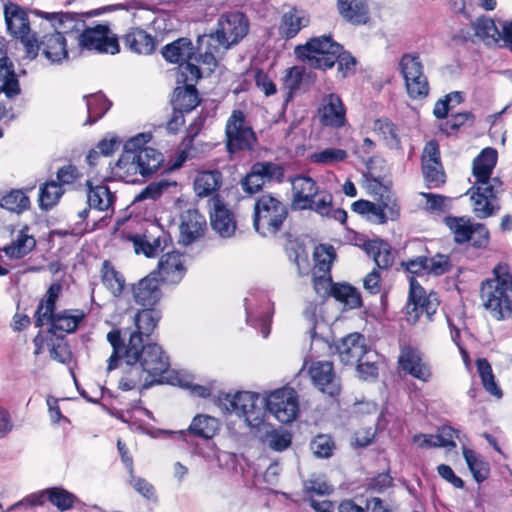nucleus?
I'll use <instances>...</instances> for the list:
<instances>
[{
    "mask_svg": "<svg viewBox=\"0 0 512 512\" xmlns=\"http://www.w3.org/2000/svg\"><path fill=\"white\" fill-rule=\"evenodd\" d=\"M107 341L112 346V354L108 359L107 371L111 372L120 366L123 358L138 362L148 375L140 386V392L155 385L175 384L172 377L164 374L169 371L170 361L162 346L152 340H145L139 331H133L125 343L120 329H112L107 334Z\"/></svg>",
    "mask_w": 512,
    "mask_h": 512,
    "instance_id": "obj_1",
    "label": "nucleus"
},
{
    "mask_svg": "<svg viewBox=\"0 0 512 512\" xmlns=\"http://www.w3.org/2000/svg\"><path fill=\"white\" fill-rule=\"evenodd\" d=\"M151 132H141L129 138L123 144L119 159L109 164L110 175L104 181H122L129 184H140L136 178L140 174L144 179L156 173L164 162L163 154L146 144L152 140Z\"/></svg>",
    "mask_w": 512,
    "mask_h": 512,
    "instance_id": "obj_2",
    "label": "nucleus"
},
{
    "mask_svg": "<svg viewBox=\"0 0 512 512\" xmlns=\"http://www.w3.org/2000/svg\"><path fill=\"white\" fill-rule=\"evenodd\" d=\"M494 278H488L481 284L480 296L484 307L491 310L497 321L512 316V300L507 292L512 291V273L507 263H498L493 268Z\"/></svg>",
    "mask_w": 512,
    "mask_h": 512,
    "instance_id": "obj_3",
    "label": "nucleus"
},
{
    "mask_svg": "<svg viewBox=\"0 0 512 512\" xmlns=\"http://www.w3.org/2000/svg\"><path fill=\"white\" fill-rule=\"evenodd\" d=\"M289 208L279 198L267 192L257 198L253 207V227L262 237L276 235L288 218Z\"/></svg>",
    "mask_w": 512,
    "mask_h": 512,
    "instance_id": "obj_4",
    "label": "nucleus"
},
{
    "mask_svg": "<svg viewBox=\"0 0 512 512\" xmlns=\"http://www.w3.org/2000/svg\"><path fill=\"white\" fill-rule=\"evenodd\" d=\"M185 75L177 77V86L173 89L169 103L172 114L166 123V130L170 134H177L185 124V116L196 109L201 103L199 91L195 84L188 83Z\"/></svg>",
    "mask_w": 512,
    "mask_h": 512,
    "instance_id": "obj_5",
    "label": "nucleus"
},
{
    "mask_svg": "<svg viewBox=\"0 0 512 512\" xmlns=\"http://www.w3.org/2000/svg\"><path fill=\"white\" fill-rule=\"evenodd\" d=\"M340 49L342 45L329 34L310 38L305 44L297 45L294 52L310 68L326 71L336 64Z\"/></svg>",
    "mask_w": 512,
    "mask_h": 512,
    "instance_id": "obj_6",
    "label": "nucleus"
},
{
    "mask_svg": "<svg viewBox=\"0 0 512 512\" xmlns=\"http://www.w3.org/2000/svg\"><path fill=\"white\" fill-rule=\"evenodd\" d=\"M262 397L260 393L252 391H237L233 395L220 391L215 396L214 402L218 406H224L227 412H234L239 417H244L251 427H256L265 417L261 404Z\"/></svg>",
    "mask_w": 512,
    "mask_h": 512,
    "instance_id": "obj_7",
    "label": "nucleus"
},
{
    "mask_svg": "<svg viewBox=\"0 0 512 512\" xmlns=\"http://www.w3.org/2000/svg\"><path fill=\"white\" fill-rule=\"evenodd\" d=\"M250 22L247 15L241 11H229L223 13L217 22V28L208 36L214 39L219 45L229 48L238 44L249 32ZM206 34L199 35L197 38V49Z\"/></svg>",
    "mask_w": 512,
    "mask_h": 512,
    "instance_id": "obj_8",
    "label": "nucleus"
},
{
    "mask_svg": "<svg viewBox=\"0 0 512 512\" xmlns=\"http://www.w3.org/2000/svg\"><path fill=\"white\" fill-rule=\"evenodd\" d=\"M261 404L265 414L269 412L282 424L293 422L299 413L298 394L293 388L287 386L272 391L268 396H263Z\"/></svg>",
    "mask_w": 512,
    "mask_h": 512,
    "instance_id": "obj_9",
    "label": "nucleus"
},
{
    "mask_svg": "<svg viewBox=\"0 0 512 512\" xmlns=\"http://www.w3.org/2000/svg\"><path fill=\"white\" fill-rule=\"evenodd\" d=\"M285 169L282 165L272 161H256L244 175L239 184L247 196H253L263 191L266 183L284 180Z\"/></svg>",
    "mask_w": 512,
    "mask_h": 512,
    "instance_id": "obj_10",
    "label": "nucleus"
},
{
    "mask_svg": "<svg viewBox=\"0 0 512 512\" xmlns=\"http://www.w3.org/2000/svg\"><path fill=\"white\" fill-rule=\"evenodd\" d=\"M226 151L236 154L239 151H253L257 143V136L251 126H245V114L241 110H233L227 120Z\"/></svg>",
    "mask_w": 512,
    "mask_h": 512,
    "instance_id": "obj_11",
    "label": "nucleus"
},
{
    "mask_svg": "<svg viewBox=\"0 0 512 512\" xmlns=\"http://www.w3.org/2000/svg\"><path fill=\"white\" fill-rule=\"evenodd\" d=\"M110 33L108 22L96 24L94 27L85 25L77 35L78 45L81 50L94 51L99 54H118L120 52L118 37L110 36Z\"/></svg>",
    "mask_w": 512,
    "mask_h": 512,
    "instance_id": "obj_12",
    "label": "nucleus"
},
{
    "mask_svg": "<svg viewBox=\"0 0 512 512\" xmlns=\"http://www.w3.org/2000/svg\"><path fill=\"white\" fill-rule=\"evenodd\" d=\"M246 322L254 328H260L264 338L270 334V323L273 314V303L262 291L251 293L244 299Z\"/></svg>",
    "mask_w": 512,
    "mask_h": 512,
    "instance_id": "obj_13",
    "label": "nucleus"
},
{
    "mask_svg": "<svg viewBox=\"0 0 512 512\" xmlns=\"http://www.w3.org/2000/svg\"><path fill=\"white\" fill-rule=\"evenodd\" d=\"M439 306L435 294H426L425 289L413 276L409 278V294L406 305V313L412 315L415 313L414 318L417 321L423 313H426L429 320L436 313Z\"/></svg>",
    "mask_w": 512,
    "mask_h": 512,
    "instance_id": "obj_14",
    "label": "nucleus"
},
{
    "mask_svg": "<svg viewBox=\"0 0 512 512\" xmlns=\"http://www.w3.org/2000/svg\"><path fill=\"white\" fill-rule=\"evenodd\" d=\"M365 336L359 332H353L339 341L327 343L332 352L339 355L340 361L344 365H353L361 361L367 353Z\"/></svg>",
    "mask_w": 512,
    "mask_h": 512,
    "instance_id": "obj_15",
    "label": "nucleus"
},
{
    "mask_svg": "<svg viewBox=\"0 0 512 512\" xmlns=\"http://www.w3.org/2000/svg\"><path fill=\"white\" fill-rule=\"evenodd\" d=\"M163 278L156 272L151 271L148 275L132 285L134 301L142 307L156 306L162 296L160 282Z\"/></svg>",
    "mask_w": 512,
    "mask_h": 512,
    "instance_id": "obj_16",
    "label": "nucleus"
},
{
    "mask_svg": "<svg viewBox=\"0 0 512 512\" xmlns=\"http://www.w3.org/2000/svg\"><path fill=\"white\" fill-rule=\"evenodd\" d=\"M220 421L207 414H197L185 430L178 431V438L188 442V437L211 440L220 430Z\"/></svg>",
    "mask_w": 512,
    "mask_h": 512,
    "instance_id": "obj_17",
    "label": "nucleus"
},
{
    "mask_svg": "<svg viewBox=\"0 0 512 512\" xmlns=\"http://www.w3.org/2000/svg\"><path fill=\"white\" fill-rule=\"evenodd\" d=\"M206 227V219L198 209L186 210L181 214L179 243L184 246L192 244L196 239L204 235Z\"/></svg>",
    "mask_w": 512,
    "mask_h": 512,
    "instance_id": "obj_18",
    "label": "nucleus"
},
{
    "mask_svg": "<svg viewBox=\"0 0 512 512\" xmlns=\"http://www.w3.org/2000/svg\"><path fill=\"white\" fill-rule=\"evenodd\" d=\"M86 314L79 309H64L52 315L47 333L55 336L59 340L65 339V335L57 334V331L65 333H74Z\"/></svg>",
    "mask_w": 512,
    "mask_h": 512,
    "instance_id": "obj_19",
    "label": "nucleus"
},
{
    "mask_svg": "<svg viewBox=\"0 0 512 512\" xmlns=\"http://www.w3.org/2000/svg\"><path fill=\"white\" fill-rule=\"evenodd\" d=\"M309 374L315 386H317L322 393L332 398H336L340 395L341 387L334 381L335 373L331 362L313 363L309 369Z\"/></svg>",
    "mask_w": 512,
    "mask_h": 512,
    "instance_id": "obj_20",
    "label": "nucleus"
},
{
    "mask_svg": "<svg viewBox=\"0 0 512 512\" xmlns=\"http://www.w3.org/2000/svg\"><path fill=\"white\" fill-rule=\"evenodd\" d=\"M214 213L211 214L210 223L221 237L229 238L234 235L236 222L233 213L226 207L219 194L212 197Z\"/></svg>",
    "mask_w": 512,
    "mask_h": 512,
    "instance_id": "obj_21",
    "label": "nucleus"
},
{
    "mask_svg": "<svg viewBox=\"0 0 512 512\" xmlns=\"http://www.w3.org/2000/svg\"><path fill=\"white\" fill-rule=\"evenodd\" d=\"M41 53L50 62V64H62L68 59L69 51L67 41L63 33L54 30L53 33H47L41 38Z\"/></svg>",
    "mask_w": 512,
    "mask_h": 512,
    "instance_id": "obj_22",
    "label": "nucleus"
},
{
    "mask_svg": "<svg viewBox=\"0 0 512 512\" xmlns=\"http://www.w3.org/2000/svg\"><path fill=\"white\" fill-rule=\"evenodd\" d=\"M319 112L321 122L325 126L340 128L346 123V109L341 97L336 93H330L323 99Z\"/></svg>",
    "mask_w": 512,
    "mask_h": 512,
    "instance_id": "obj_23",
    "label": "nucleus"
},
{
    "mask_svg": "<svg viewBox=\"0 0 512 512\" xmlns=\"http://www.w3.org/2000/svg\"><path fill=\"white\" fill-rule=\"evenodd\" d=\"M122 40L130 51L144 55L152 54L157 44L156 38L140 27L129 28Z\"/></svg>",
    "mask_w": 512,
    "mask_h": 512,
    "instance_id": "obj_24",
    "label": "nucleus"
},
{
    "mask_svg": "<svg viewBox=\"0 0 512 512\" xmlns=\"http://www.w3.org/2000/svg\"><path fill=\"white\" fill-rule=\"evenodd\" d=\"M421 361L422 359L418 349L406 346L399 357L398 363L402 369L412 377L422 381H428L431 377L430 368L426 364L421 363Z\"/></svg>",
    "mask_w": 512,
    "mask_h": 512,
    "instance_id": "obj_25",
    "label": "nucleus"
},
{
    "mask_svg": "<svg viewBox=\"0 0 512 512\" xmlns=\"http://www.w3.org/2000/svg\"><path fill=\"white\" fill-rule=\"evenodd\" d=\"M498 152L495 148L486 147L473 159L472 175L476 184H488L492 171L497 164Z\"/></svg>",
    "mask_w": 512,
    "mask_h": 512,
    "instance_id": "obj_26",
    "label": "nucleus"
},
{
    "mask_svg": "<svg viewBox=\"0 0 512 512\" xmlns=\"http://www.w3.org/2000/svg\"><path fill=\"white\" fill-rule=\"evenodd\" d=\"M195 47L187 37H180L161 49L162 57L171 64H183L195 56Z\"/></svg>",
    "mask_w": 512,
    "mask_h": 512,
    "instance_id": "obj_27",
    "label": "nucleus"
},
{
    "mask_svg": "<svg viewBox=\"0 0 512 512\" xmlns=\"http://www.w3.org/2000/svg\"><path fill=\"white\" fill-rule=\"evenodd\" d=\"M4 17L10 35L31 32L28 14L20 5L13 2L6 3L4 5Z\"/></svg>",
    "mask_w": 512,
    "mask_h": 512,
    "instance_id": "obj_28",
    "label": "nucleus"
},
{
    "mask_svg": "<svg viewBox=\"0 0 512 512\" xmlns=\"http://www.w3.org/2000/svg\"><path fill=\"white\" fill-rule=\"evenodd\" d=\"M340 15L353 25H365L369 21V8L365 0H337Z\"/></svg>",
    "mask_w": 512,
    "mask_h": 512,
    "instance_id": "obj_29",
    "label": "nucleus"
},
{
    "mask_svg": "<svg viewBox=\"0 0 512 512\" xmlns=\"http://www.w3.org/2000/svg\"><path fill=\"white\" fill-rule=\"evenodd\" d=\"M162 318V312L155 306L143 307L134 316V324L140 336L145 340H152L151 336Z\"/></svg>",
    "mask_w": 512,
    "mask_h": 512,
    "instance_id": "obj_30",
    "label": "nucleus"
},
{
    "mask_svg": "<svg viewBox=\"0 0 512 512\" xmlns=\"http://www.w3.org/2000/svg\"><path fill=\"white\" fill-rule=\"evenodd\" d=\"M87 107V119L84 125H93L111 109L112 101L107 98L103 91L83 96Z\"/></svg>",
    "mask_w": 512,
    "mask_h": 512,
    "instance_id": "obj_31",
    "label": "nucleus"
},
{
    "mask_svg": "<svg viewBox=\"0 0 512 512\" xmlns=\"http://www.w3.org/2000/svg\"><path fill=\"white\" fill-rule=\"evenodd\" d=\"M444 223L453 233L456 244L462 245L473 239L474 223L470 217L448 215L444 217Z\"/></svg>",
    "mask_w": 512,
    "mask_h": 512,
    "instance_id": "obj_32",
    "label": "nucleus"
},
{
    "mask_svg": "<svg viewBox=\"0 0 512 512\" xmlns=\"http://www.w3.org/2000/svg\"><path fill=\"white\" fill-rule=\"evenodd\" d=\"M327 295L333 297L336 301L343 303L349 309L360 308L363 305L360 292L353 285L343 283H333L327 292Z\"/></svg>",
    "mask_w": 512,
    "mask_h": 512,
    "instance_id": "obj_33",
    "label": "nucleus"
},
{
    "mask_svg": "<svg viewBox=\"0 0 512 512\" xmlns=\"http://www.w3.org/2000/svg\"><path fill=\"white\" fill-rule=\"evenodd\" d=\"M222 182L223 175L218 169L202 171L194 180V190L198 197H208L220 189Z\"/></svg>",
    "mask_w": 512,
    "mask_h": 512,
    "instance_id": "obj_34",
    "label": "nucleus"
},
{
    "mask_svg": "<svg viewBox=\"0 0 512 512\" xmlns=\"http://www.w3.org/2000/svg\"><path fill=\"white\" fill-rule=\"evenodd\" d=\"M121 139L115 133H107L96 145L89 150L86 156V162L90 167H95L100 156H111L117 151L121 144Z\"/></svg>",
    "mask_w": 512,
    "mask_h": 512,
    "instance_id": "obj_35",
    "label": "nucleus"
},
{
    "mask_svg": "<svg viewBox=\"0 0 512 512\" xmlns=\"http://www.w3.org/2000/svg\"><path fill=\"white\" fill-rule=\"evenodd\" d=\"M64 189L59 187L55 180H48L39 187L38 205L42 211L53 209L64 194Z\"/></svg>",
    "mask_w": 512,
    "mask_h": 512,
    "instance_id": "obj_36",
    "label": "nucleus"
},
{
    "mask_svg": "<svg viewBox=\"0 0 512 512\" xmlns=\"http://www.w3.org/2000/svg\"><path fill=\"white\" fill-rule=\"evenodd\" d=\"M463 456L474 480L478 484L484 482L490 475L489 462L469 448L463 449Z\"/></svg>",
    "mask_w": 512,
    "mask_h": 512,
    "instance_id": "obj_37",
    "label": "nucleus"
},
{
    "mask_svg": "<svg viewBox=\"0 0 512 512\" xmlns=\"http://www.w3.org/2000/svg\"><path fill=\"white\" fill-rule=\"evenodd\" d=\"M122 361L125 364V368L123 370L124 376L119 380L118 389L121 391H130L135 389L141 383L146 371L142 370V367L138 362L132 363V359L123 358Z\"/></svg>",
    "mask_w": 512,
    "mask_h": 512,
    "instance_id": "obj_38",
    "label": "nucleus"
},
{
    "mask_svg": "<svg viewBox=\"0 0 512 512\" xmlns=\"http://www.w3.org/2000/svg\"><path fill=\"white\" fill-rule=\"evenodd\" d=\"M182 256L183 254L177 250H173L171 252L163 254L159 259L157 268L154 269L153 271L156 272L159 276H161L162 274L168 276L172 273L177 272L179 274L180 281L186 272V268L183 262L181 261Z\"/></svg>",
    "mask_w": 512,
    "mask_h": 512,
    "instance_id": "obj_39",
    "label": "nucleus"
},
{
    "mask_svg": "<svg viewBox=\"0 0 512 512\" xmlns=\"http://www.w3.org/2000/svg\"><path fill=\"white\" fill-rule=\"evenodd\" d=\"M102 283L111 293L118 297L122 294L125 287L124 276L117 271L109 260H105L101 269Z\"/></svg>",
    "mask_w": 512,
    "mask_h": 512,
    "instance_id": "obj_40",
    "label": "nucleus"
},
{
    "mask_svg": "<svg viewBox=\"0 0 512 512\" xmlns=\"http://www.w3.org/2000/svg\"><path fill=\"white\" fill-rule=\"evenodd\" d=\"M36 247L34 236L17 235L16 240L3 247L2 251L11 259H22Z\"/></svg>",
    "mask_w": 512,
    "mask_h": 512,
    "instance_id": "obj_41",
    "label": "nucleus"
},
{
    "mask_svg": "<svg viewBox=\"0 0 512 512\" xmlns=\"http://www.w3.org/2000/svg\"><path fill=\"white\" fill-rule=\"evenodd\" d=\"M48 502L55 506L59 511L64 512L72 509L77 500V496L63 488L62 486H53L46 488Z\"/></svg>",
    "mask_w": 512,
    "mask_h": 512,
    "instance_id": "obj_42",
    "label": "nucleus"
},
{
    "mask_svg": "<svg viewBox=\"0 0 512 512\" xmlns=\"http://www.w3.org/2000/svg\"><path fill=\"white\" fill-rule=\"evenodd\" d=\"M29 197L20 189H12L0 199V207L21 214L30 208Z\"/></svg>",
    "mask_w": 512,
    "mask_h": 512,
    "instance_id": "obj_43",
    "label": "nucleus"
},
{
    "mask_svg": "<svg viewBox=\"0 0 512 512\" xmlns=\"http://www.w3.org/2000/svg\"><path fill=\"white\" fill-rule=\"evenodd\" d=\"M476 367L485 390L491 395L501 398L503 392L495 380L489 361L486 358H478L476 360Z\"/></svg>",
    "mask_w": 512,
    "mask_h": 512,
    "instance_id": "obj_44",
    "label": "nucleus"
},
{
    "mask_svg": "<svg viewBox=\"0 0 512 512\" xmlns=\"http://www.w3.org/2000/svg\"><path fill=\"white\" fill-rule=\"evenodd\" d=\"M371 255L377 269H388L394 263L392 247L387 240L376 238V244Z\"/></svg>",
    "mask_w": 512,
    "mask_h": 512,
    "instance_id": "obj_45",
    "label": "nucleus"
},
{
    "mask_svg": "<svg viewBox=\"0 0 512 512\" xmlns=\"http://www.w3.org/2000/svg\"><path fill=\"white\" fill-rule=\"evenodd\" d=\"M399 69L404 81H408V78H419L424 75L423 64L420 60L419 54L417 53H405L399 61Z\"/></svg>",
    "mask_w": 512,
    "mask_h": 512,
    "instance_id": "obj_46",
    "label": "nucleus"
},
{
    "mask_svg": "<svg viewBox=\"0 0 512 512\" xmlns=\"http://www.w3.org/2000/svg\"><path fill=\"white\" fill-rule=\"evenodd\" d=\"M471 23L475 30L474 36L482 40L491 38L494 42L499 40L500 33L492 18L481 15L475 22L471 21Z\"/></svg>",
    "mask_w": 512,
    "mask_h": 512,
    "instance_id": "obj_47",
    "label": "nucleus"
},
{
    "mask_svg": "<svg viewBox=\"0 0 512 512\" xmlns=\"http://www.w3.org/2000/svg\"><path fill=\"white\" fill-rule=\"evenodd\" d=\"M310 449L317 458L328 459L333 455L335 442L328 434H318L311 440Z\"/></svg>",
    "mask_w": 512,
    "mask_h": 512,
    "instance_id": "obj_48",
    "label": "nucleus"
},
{
    "mask_svg": "<svg viewBox=\"0 0 512 512\" xmlns=\"http://www.w3.org/2000/svg\"><path fill=\"white\" fill-rule=\"evenodd\" d=\"M313 256L319 270L330 275L331 264L336 258L334 247L329 244H321L315 248Z\"/></svg>",
    "mask_w": 512,
    "mask_h": 512,
    "instance_id": "obj_49",
    "label": "nucleus"
},
{
    "mask_svg": "<svg viewBox=\"0 0 512 512\" xmlns=\"http://www.w3.org/2000/svg\"><path fill=\"white\" fill-rule=\"evenodd\" d=\"M421 169L424 180L426 182V186L429 189L439 188L445 184L446 174L443 169V165L440 167L435 164L432 165L429 163H422Z\"/></svg>",
    "mask_w": 512,
    "mask_h": 512,
    "instance_id": "obj_50",
    "label": "nucleus"
},
{
    "mask_svg": "<svg viewBox=\"0 0 512 512\" xmlns=\"http://www.w3.org/2000/svg\"><path fill=\"white\" fill-rule=\"evenodd\" d=\"M13 38L20 40L25 48L26 57L30 60H34L41 51V40L38 39L37 32L32 31L30 33H15L11 35Z\"/></svg>",
    "mask_w": 512,
    "mask_h": 512,
    "instance_id": "obj_51",
    "label": "nucleus"
},
{
    "mask_svg": "<svg viewBox=\"0 0 512 512\" xmlns=\"http://www.w3.org/2000/svg\"><path fill=\"white\" fill-rule=\"evenodd\" d=\"M285 253L288 259L301 269L302 263H308V255L306 253V246L303 241L299 239L289 240L285 246Z\"/></svg>",
    "mask_w": 512,
    "mask_h": 512,
    "instance_id": "obj_52",
    "label": "nucleus"
},
{
    "mask_svg": "<svg viewBox=\"0 0 512 512\" xmlns=\"http://www.w3.org/2000/svg\"><path fill=\"white\" fill-rule=\"evenodd\" d=\"M305 79V67L303 66H293L286 70V74L284 76V82L286 86L289 88V92L287 93L285 102L288 103L295 91L300 88L301 83Z\"/></svg>",
    "mask_w": 512,
    "mask_h": 512,
    "instance_id": "obj_53",
    "label": "nucleus"
},
{
    "mask_svg": "<svg viewBox=\"0 0 512 512\" xmlns=\"http://www.w3.org/2000/svg\"><path fill=\"white\" fill-rule=\"evenodd\" d=\"M169 186L170 183L166 179L151 182L135 196L132 203L142 202L147 199L157 200Z\"/></svg>",
    "mask_w": 512,
    "mask_h": 512,
    "instance_id": "obj_54",
    "label": "nucleus"
},
{
    "mask_svg": "<svg viewBox=\"0 0 512 512\" xmlns=\"http://www.w3.org/2000/svg\"><path fill=\"white\" fill-rule=\"evenodd\" d=\"M302 18L297 17L292 12H287L282 16L279 33L282 38L289 40L294 38L302 28Z\"/></svg>",
    "mask_w": 512,
    "mask_h": 512,
    "instance_id": "obj_55",
    "label": "nucleus"
},
{
    "mask_svg": "<svg viewBox=\"0 0 512 512\" xmlns=\"http://www.w3.org/2000/svg\"><path fill=\"white\" fill-rule=\"evenodd\" d=\"M66 13H69L70 16H67V19L64 17H60L57 23L58 26L63 29V31L60 32L63 33V35H70L74 32L79 34L86 25L83 13L70 11H67Z\"/></svg>",
    "mask_w": 512,
    "mask_h": 512,
    "instance_id": "obj_56",
    "label": "nucleus"
},
{
    "mask_svg": "<svg viewBox=\"0 0 512 512\" xmlns=\"http://www.w3.org/2000/svg\"><path fill=\"white\" fill-rule=\"evenodd\" d=\"M348 157L346 150L341 148H326L320 152L311 154L310 160L313 163L332 164L342 162Z\"/></svg>",
    "mask_w": 512,
    "mask_h": 512,
    "instance_id": "obj_57",
    "label": "nucleus"
},
{
    "mask_svg": "<svg viewBox=\"0 0 512 512\" xmlns=\"http://www.w3.org/2000/svg\"><path fill=\"white\" fill-rule=\"evenodd\" d=\"M393 486L394 479L390 475V469H387L386 471L378 473L375 476L369 478L366 483V490L381 494Z\"/></svg>",
    "mask_w": 512,
    "mask_h": 512,
    "instance_id": "obj_58",
    "label": "nucleus"
},
{
    "mask_svg": "<svg viewBox=\"0 0 512 512\" xmlns=\"http://www.w3.org/2000/svg\"><path fill=\"white\" fill-rule=\"evenodd\" d=\"M407 94L411 99H423L429 94V84L425 75L412 77L405 81Z\"/></svg>",
    "mask_w": 512,
    "mask_h": 512,
    "instance_id": "obj_59",
    "label": "nucleus"
},
{
    "mask_svg": "<svg viewBox=\"0 0 512 512\" xmlns=\"http://www.w3.org/2000/svg\"><path fill=\"white\" fill-rule=\"evenodd\" d=\"M452 97H457V104L464 101V93L461 91H453L445 95L443 98L437 100L433 109V115L437 119H446L449 114Z\"/></svg>",
    "mask_w": 512,
    "mask_h": 512,
    "instance_id": "obj_60",
    "label": "nucleus"
},
{
    "mask_svg": "<svg viewBox=\"0 0 512 512\" xmlns=\"http://www.w3.org/2000/svg\"><path fill=\"white\" fill-rule=\"evenodd\" d=\"M453 268L450 256L442 253H436L430 258L428 274L442 276L449 273Z\"/></svg>",
    "mask_w": 512,
    "mask_h": 512,
    "instance_id": "obj_61",
    "label": "nucleus"
},
{
    "mask_svg": "<svg viewBox=\"0 0 512 512\" xmlns=\"http://www.w3.org/2000/svg\"><path fill=\"white\" fill-rule=\"evenodd\" d=\"M269 447L276 452H282L292 444V435L288 431L279 432L276 430L268 434Z\"/></svg>",
    "mask_w": 512,
    "mask_h": 512,
    "instance_id": "obj_62",
    "label": "nucleus"
},
{
    "mask_svg": "<svg viewBox=\"0 0 512 512\" xmlns=\"http://www.w3.org/2000/svg\"><path fill=\"white\" fill-rule=\"evenodd\" d=\"M128 239L133 243L136 254L142 253L147 258L156 257V250L152 248L151 241L146 234H133Z\"/></svg>",
    "mask_w": 512,
    "mask_h": 512,
    "instance_id": "obj_63",
    "label": "nucleus"
},
{
    "mask_svg": "<svg viewBox=\"0 0 512 512\" xmlns=\"http://www.w3.org/2000/svg\"><path fill=\"white\" fill-rule=\"evenodd\" d=\"M5 88V96L12 99L21 93V87L18 79V74L15 72L14 66H10V70L6 77L1 81Z\"/></svg>",
    "mask_w": 512,
    "mask_h": 512,
    "instance_id": "obj_64",
    "label": "nucleus"
}]
</instances>
